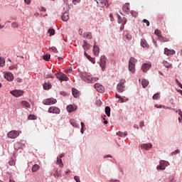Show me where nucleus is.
Here are the masks:
<instances>
[{
  "label": "nucleus",
  "instance_id": "nucleus-52",
  "mask_svg": "<svg viewBox=\"0 0 182 182\" xmlns=\"http://www.w3.org/2000/svg\"><path fill=\"white\" fill-rule=\"evenodd\" d=\"M11 27L12 28H18V24L16 23H12Z\"/></svg>",
  "mask_w": 182,
  "mask_h": 182
},
{
  "label": "nucleus",
  "instance_id": "nucleus-53",
  "mask_svg": "<svg viewBox=\"0 0 182 182\" xmlns=\"http://www.w3.org/2000/svg\"><path fill=\"white\" fill-rule=\"evenodd\" d=\"M119 103H124V99H123L122 97L119 98Z\"/></svg>",
  "mask_w": 182,
  "mask_h": 182
},
{
  "label": "nucleus",
  "instance_id": "nucleus-17",
  "mask_svg": "<svg viewBox=\"0 0 182 182\" xmlns=\"http://www.w3.org/2000/svg\"><path fill=\"white\" fill-rule=\"evenodd\" d=\"M100 53V50L99 49V47H97V46H96V43H95L94 46H93V53H94L95 56H99Z\"/></svg>",
  "mask_w": 182,
  "mask_h": 182
},
{
  "label": "nucleus",
  "instance_id": "nucleus-40",
  "mask_svg": "<svg viewBox=\"0 0 182 182\" xmlns=\"http://www.w3.org/2000/svg\"><path fill=\"white\" fill-rule=\"evenodd\" d=\"M159 41H161V42H168L169 40L168 38L162 36Z\"/></svg>",
  "mask_w": 182,
  "mask_h": 182
},
{
  "label": "nucleus",
  "instance_id": "nucleus-64",
  "mask_svg": "<svg viewBox=\"0 0 182 182\" xmlns=\"http://www.w3.org/2000/svg\"><path fill=\"white\" fill-rule=\"evenodd\" d=\"M81 133H82V134H83V133H84V132H85V129H84V128H81Z\"/></svg>",
  "mask_w": 182,
  "mask_h": 182
},
{
  "label": "nucleus",
  "instance_id": "nucleus-16",
  "mask_svg": "<svg viewBox=\"0 0 182 182\" xmlns=\"http://www.w3.org/2000/svg\"><path fill=\"white\" fill-rule=\"evenodd\" d=\"M4 77L6 80H9V82H12V80H14V75L11 73H7L4 75Z\"/></svg>",
  "mask_w": 182,
  "mask_h": 182
},
{
  "label": "nucleus",
  "instance_id": "nucleus-20",
  "mask_svg": "<svg viewBox=\"0 0 182 182\" xmlns=\"http://www.w3.org/2000/svg\"><path fill=\"white\" fill-rule=\"evenodd\" d=\"M132 38V35H130L129 33L124 32V33H123L124 41H131Z\"/></svg>",
  "mask_w": 182,
  "mask_h": 182
},
{
  "label": "nucleus",
  "instance_id": "nucleus-63",
  "mask_svg": "<svg viewBox=\"0 0 182 182\" xmlns=\"http://www.w3.org/2000/svg\"><path fill=\"white\" fill-rule=\"evenodd\" d=\"M65 156V154H61L60 155V159H62V157H64Z\"/></svg>",
  "mask_w": 182,
  "mask_h": 182
},
{
  "label": "nucleus",
  "instance_id": "nucleus-62",
  "mask_svg": "<svg viewBox=\"0 0 182 182\" xmlns=\"http://www.w3.org/2000/svg\"><path fill=\"white\" fill-rule=\"evenodd\" d=\"M4 28H5V26L0 24V31H1V29H4Z\"/></svg>",
  "mask_w": 182,
  "mask_h": 182
},
{
  "label": "nucleus",
  "instance_id": "nucleus-27",
  "mask_svg": "<svg viewBox=\"0 0 182 182\" xmlns=\"http://www.w3.org/2000/svg\"><path fill=\"white\" fill-rule=\"evenodd\" d=\"M154 33L156 36H158L159 40L163 36V35H161V31L159 29H156Z\"/></svg>",
  "mask_w": 182,
  "mask_h": 182
},
{
  "label": "nucleus",
  "instance_id": "nucleus-25",
  "mask_svg": "<svg viewBox=\"0 0 182 182\" xmlns=\"http://www.w3.org/2000/svg\"><path fill=\"white\" fill-rule=\"evenodd\" d=\"M141 46H142V48H149V44L147 43L146 39L141 40Z\"/></svg>",
  "mask_w": 182,
  "mask_h": 182
},
{
  "label": "nucleus",
  "instance_id": "nucleus-43",
  "mask_svg": "<svg viewBox=\"0 0 182 182\" xmlns=\"http://www.w3.org/2000/svg\"><path fill=\"white\" fill-rule=\"evenodd\" d=\"M159 97H160V94L156 93V94L154 95V96L152 97V99H153L154 100H157V99H159Z\"/></svg>",
  "mask_w": 182,
  "mask_h": 182
},
{
  "label": "nucleus",
  "instance_id": "nucleus-47",
  "mask_svg": "<svg viewBox=\"0 0 182 182\" xmlns=\"http://www.w3.org/2000/svg\"><path fill=\"white\" fill-rule=\"evenodd\" d=\"M144 23H146V26H150V22L147 19L143 20Z\"/></svg>",
  "mask_w": 182,
  "mask_h": 182
},
{
  "label": "nucleus",
  "instance_id": "nucleus-13",
  "mask_svg": "<svg viewBox=\"0 0 182 182\" xmlns=\"http://www.w3.org/2000/svg\"><path fill=\"white\" fill-rule=\"evenodd\" d=\"M77 107L75 105H68L66 107L67 112H68V113H72V112H75V110H77Z\"/></svg>",
  "mask_w": 182,
  "mask_h": 182
},
{
  "label": "nucleus",
  "instance_id": "nucleus-4",
  "mask_svg": "<svg viewBox=\"0 0 182 182\" xmlns=\"http://www.w3.org/2000/svg\"><path fill=\"white\" fill-rule=\"evenodd\" d=\"M168 164H170L168 161L161 160L160 161L159 165L157 166L156 168L157 170H166V167H167Z\"/></svg>",
  "mask_w": 182,
  "mask_h": 182
},
{
  "label": "nucleus",
  "instance_id": "nucleus-19",
  "mask_svg": "<svg viewBox=\"0 0 182 182\" xmlns=\"http://www.w3.org/2000/svg\"><path fill=\"white\" fill-rule=\"evenodd\" d=\"M82 48H83L84 50H89V49H90V48H92V46L90 44L87 43V42L86 41H83Z\"/></svg>",
  "mask_w": 182,
  "mask_h": 182
},
{
  "label": "nucleus",
  "instance_id": "nucleus-22",
  "mask_svg": "<svg viewBox=\"0 0 182 182\" xmlns=\"http://www.w3.org/2000/svg\"><path fill=\"white\" fill-rule=\"evenodd\" d=\"M72 92L74 97L77 98V97H79V96H80V92L77 89L73 88Z\"/></svg>",
  "mask_w": 182,
  "mask_h": 182
},
{
  "label": "nucleus",
  "instance_id": "nucleus-61",
  "mask_svg": "<svg viewBox=\"0 0 182 182\" xmlns=\"http://www.w3.org/2000/svg\"><path fill=\"white\" fill-rule=\"evenodd\" d=\"M103 119L105 120V121H104V124H107V120H106L105 118H103Z\"/></svg>",
  "mask_w": 182,
  "mask_h": 182
},
{
  "label": "nucleus",
  "instance_id": "nucleus-32",
  "mask_svg": "<svg viewBox=\"0 0 182 182\" xmlns=\"http://www.w3.org/2000/svg\"><path fill=\"white\" fill-rule=\"evenodd\" d=\"M0 66L4 68L5 66V58L4 57H0Z\"/></svg>",
  "mask_w": 182,
  "mask_h": 182
},
{
  "label": "nucleus",
  "instance_id": "nucleus-6",
  "mask_svg": "<svg viewBox=\"0 0 182 182\" xmlns=\"http://www.w3.org/2000/svg\"><path fill=\"white\" fill-rule=\"evenodd\" d=\"M100 66L102 72H105V70L106 69V57L105 55H102L100 58Z\"/></svg>",
  "mask_w": 182,
  "mask_h": 182
},
{
  "label": "nucleus",
  "instance_id": "nucleus-41",
  "mask_svg": "<svg viewBox=\"0 0 182 182\" xmlns=\"http://www.w3.org/2000/svg\"><path fill=\"white\" fill-rule=\"evenodd\" d=\"M43 59H44V60L48 61L49 59H50V55L46 54V55H43Z\"/></svg>",
  "mask_w": 182,
  "mask_h": 182
},
{
  "label": "nucleus",
  "instance_id": "nucleus-54",
  "mask_svg": "<svg viewBox=\"0 0 182 182\" xmlns=\"http://www.w3.org/2000/svg\"><path fill=\"white\" fill-rule=\"evenodd\" d=\"M31 0H24V2H25L26 4H27V5H30V4H31Z\"/></svg>",
  "mask_w": 182,
  "mask_h": 182
},
{
  "label": "nucleus",
  "instance_id": "nucleus-11",
  "mask_svg": "<svg viewBox=\"0 0 182 182\" xmlns=\"http://www.w3.org/2000/svg\"><path fill=\"white\" fill-rule=\"evenodd\" d=\"M94 87L99 93H103V92H105V87H103V85H100V83L95 84Z\"/></svg>",
  "mask_w": 182,
  "mask_h": 182
},
{
  "label": "nucleus",
  "instance_id": "nucleus-10",
  "mask_svg": "<svg viewBox=\"0 0 182 182\" xmlns=\"http://www.w3.org/2000/svg\"><path fill=\"white\" fill-rule=\"evenodd\" d=\"M11 95L13 96H15V97H21L22 95H23V91L21 90H15L13 91H11Z\"/></svg>",
  "mask_w": 182,
  "mask_h": 182
},
{
  "label": "nucleus",
  "instance_id": "nucleus-21",
  "mask_svg": "<svg viewBox=\"0 0 182 182\" xmlns=\"http://www.w3.org/2000/svg\"><path fill=\"white\" fill-rule=\"evenodd\" d=\"M141 147L144 149V150H149V149L153 147V145L151 144H143L141 145Z\"/></svg>",
  "mask_w": 182,
  "mask_h": 182
},
{
  "label": "nucleus",
  "instance_id": "nucleus-33",
  "mask_svg": "<svg viewBox=\"0 0 182 182\" xmlns=\"http://www.w3.org/2000/svg\"><path fill=\"white\" fill-rule=\"evenodd\" d=\"M117 136H119L120 137H126L127 132H117Z\"/></svg>",
  "mask_w": 182,
  "mask_h": 182
},
{
  "label": "nucleus",
  "instance_id": "nucleus-59",
  "mask_svg": "<svg viewBox=\"0 0 182 182\" xmlns=\"http://www.w3.org/2000/svg\"><path fill=\"white\" fill-rule=\"evenodd\" d=\"M81 129H85V123L81 122Z\"/></svg>",
  "mask_w": 182,
  "mask_h": 182
},
{
  "label": "nucleus",
  "instance_id": "nucleus-31",
  "mask_svg": "<svg viewBox=\"0 0 182 182\" xmlns=\"http://www.w3.org/2000/svg\"><path fill=\"white\" fill-rule=\"evenodd\" d=\"M57 164L60 166V167H63V162L62 161V159L60 158H57Z\"/></svg>",
  "mask_w": 182,
  "mask_h": 182
},
{
  "label": "nucleus",
  "instance_id": "nucleus-36",
  "mask_svg": "<svg viewBox=\"0 0 182 182\" xmlns=\"http://www.w3.org/2000/svg\"><path fill=\"white\" fill-rule=\"evenodd\" d=\"M48 33H50L49 36H53V35H55V29L49 28L48 31Z\"/></svg>",
  "mask_w": 182,
  "mask_h": 182
},
{
  "label": "nucleus",
  "instance_id": "nucleus-8",
  "mask_svg": "<svg viewBox=\"0 0 182 182\" xmlns=\"http://www.w3.org/2000/svg\"><path fill=\"white\" fill-rule=\"evenodd\" d=\"M55 76L59 80H63L65 82H68V80H69L68 76L63 73H55Z\"/></svg>",
  "mask_w": 182,
  "mask_h": 182
},
{
  "label": "nucleus",
  "instance_id": "nucleus-35",
  "mask_svg": "<svg viewBox=\"0 0 182 182\" xmlns=\"http://www.w3.org/2000/svg\"><path fill=\"white\" fill-rule=\"evenodd\" d=\"M105 113L108 117H110V107H105Z\"/></svg>",
  "mask_w": 182,
  "mask_h": 182
},
{
  "label": "nucleus",
  "instance_id": "nucleus-24",
  "mask_svg": "<svg viewBox=\"0 0 182 182\" xmlns=\"http://www.w3.org/2000/svg\"><path fill=\"white\" fill-rule=\"evenodd\" d=\"M84 55L85 57H87V59L90 60V62H92V63H96V60H95V58H93L90 55H89L87 54V53H86V51L84 52Z\"/></svg>",
  "mask_w": 182,
  "mask_h": 182
},
{
  "label": "nucleus",
  "instance_id": "nucleus-55",
  "mask_svg": "<svg viewBox=\"0 0 182 182\" xmlns=\"http://www.w3.org/2000/svg\"><path fill=\"white\" fill-rule=\"evenodd\" d=\"M16 82H18V83H21V82H22V79L18 77V78L16 79Z\"/></svg>",
  "mask_w": 182,
  "mask_h": 182
},
{
  "label": "nucleus",
  "instance_id": "nucleus-23",
  "mask_svg": "<svg viewBox=\"0 0 182 182\" xmlns=\"http://www.w3.org/2000/svg\"><path fill=\"white\" fill-rule=\"evenodd\" d=\"M62 21L64 22H68V21H69V13L65 12L63 14Z\"/></svg>",
  "mask_w": 182,
  "mask_h": 182
},
{
  "label": "nucleus",
  "instance_id": "nucleus-44",
  "mask_svg": "<svg viewBox=\"0 0 182 182\" xmlns=\"http://www.w3.org/2000/svg\"><path fill=\"white\" fill-rule=\"evenodd\" d=\"M70 124H72V126H73V127H77V124L75 121L70 120Z\"/></svg>",
  "mask_w": 182,
  "mask_h": 182
},
{
  "label": "nucleus",
  "instance_id": "nucleus-57",
  "mask_svg": "<svg viewBox=\"0 0 182 182\" xmlns=\"http://www.w3.org/2000/svg\"><path fill=\"white\" fill-rule=\"evenodd\" d=\"M144 126V122H141L139 127H143Z\"/></svg>",
  "mask_w": 182,
  "mask_h": 182
},
{
  "label": "nucleus",
  "instance_id": "nucleus-2",
  "mask_svg": "<svg viewBox=\"0 0 182 182\" xmlns=\"http://www.w3.org/2000/svg\"><path fill=\"white\" fill-rule=\"evenodd\" d=\"M136 63H137V60L134 57H131L129 61V70L132 73L136 72Z\"/></svg>",
  "mask_w": 182,
  "mask_h": 182
},
{
  "label": "nucleus",
  "instance_id": "nucleus-5",
  "mask_svg": "<svg viewBox=\"0 0 182 182\" xmlns=\"http://www.w3.org/2000/svg\"><path fill=\"white\" fill-rule=\"evenodd\" d=\"M56 102V99L55 98H48L43 100V105H45L46 106H50V105H55Z\"/></svg>",
  "mask_w": 182,
  "mask_h": 182
},
{
  "label": "nucleus",
  "instance_id": "nucleus-15",
  "mask_svg": "<svg viewBox=\"0 0 182 182\" xmlns=\"http://www.w3.org/2000/svg\"><path fill=\"white\" fill-rule=\"evenodd\" d=\"M164 54L166 55V56H170L171 55H176V50H170L167 48H164Z\"/></svg>",
  "mask_w": 182,
  "mask_h": 182
},
{
  "label": "nucleus",
  "instance_id": "nucleus-28",
  "mask_svg": "<svg viewBox=\"0 0 182 182\" xmlns=\"http://www.w3.org/2000/svg\"><path fill=\"white\" fill-rule=\"evenodd\" d=\"M141 85L144 88L147 87V86H149V81H147V80H146V79H142L141 80Z\"/></svg>",
  "mask_w": 182,
  "mask_h": 182
},
{
  "label": "nucleus",
  "instance_id": "nucleus-48",
  "mask_svg": "<svg viewBox=\"0 0 182 182\" xmlns=\"http://www.w3.org/2000/svg\"><path fill=\"white\" fill-rule=\"evenodd\" d=\"M74 180L76 182H80V178H79V176H74Z\"/></svg>",
  "mask_w": 182,
  "mask_h": 182
},
{
  "label": "nucleus",
  "instance_id": "nucleus-50",
  "mask_svg": "<svg viewBox=\"0 0 182 182\" xmlns=\"http://www.w3.org/2000/svg\"><path fill=\"white\" fill-rule=\"evenodd\" d=\"M80 3V0H73V4L76 5L77 4Z\"/></svg>",
  "mask_w": 182,
  "mask_h": 182
},
{
  "label": "nucleus",
  "instance_id": "nucleus-3",
  "mask_svg": "<svg viewBox=\"0 0 182 182\" xmlns=\"http://www.w3.org/2000/svg\"><path fill=\"white\" fill-rule=\"evenodd\" d=\"M126 80L122 79L120 80L119 82L118 83L117 86V90L119 93H123L124 90H126Z\"/></svg>",
  "mask_w": 182,
  "mask_h": 182
},
{
  "label": "nucleus",
  "instance_id": "nucleus-58",
  "mask_svg": "<svg viewBox=\"0 0 182 182\" xmlns=\"http://www.w3.org/2000/svg\"><path fill=\"white\" fill-rule=\"evenodd\" d=\"M124 29V24H122L120 27V31H123Z\"/></svg>",
  "mask_w": 182,
  "mask_h": 182
},
{
  "label": "nucleus",
  "instance_id": "nucleus-9",
  "mask_svg": "<svg viewBox=\"0 0 182 182\" xmlns=\"http://www.w3.org/2000/svg\"><path fill=\"white\" fill-rule=\"evenodd\" d=\"M100 8H105V6H109L107 0H95Z\"/></svg>",
  "mask_w": 182,
  "mask_h": 182
},
{
  "label": "nucleus",
  "instance_id": "nucleus-49",
  "mask_svg": "<svg viewBox=\"0 0 182 182\" xmlns=\"http://www.w3.org/2000/svg\"><path fill=\"white\" fill-rule=\"evenodd\" d=\"M180 153V150L176 149L175 151L172 152V156H174L176 154H178Z\"/></svg>",
  "mask_w": 182,
  "mask_h": 182
},
{
  "label": "nucleus",
  "instance_id": "nucleus-45",
  "mask_svg": "<svg viewBox=\"0 0 182 182\" xmlns=\"http://www.w3.org/2000/svg\"><path fill=\"white\" fill-rule=\"evenodd\" d=\"M163 19H164L163 16H159L158 18V23L163 24Z\"/></svg>",
  "mask_w": 182,
  "mask_h": 182
},
{
  "label": "nucleus",
  "instance_id": "nucleus-56",
  "mask_svg": "<svg viewBox=\"0 0 182 182\" xmlns=\"http://www.w3.org/2000/svg\"><path fill=\"white\" fill-rule=\"evenodd\" d=\"M9 164L10 166H14V164H15V161H9Z\"/></svg>",
  "mask_w": 182,
  "mask_h": 182
},
{
  "label": "nucleus",
  "instance_id": "nucleus-12",
  "mask_svg": "<svg viewBox=\"0 0 182 182\" xmlns=\"http://www.w3.org/2000/svg\"><path fill=\"white\" fill-rule=\"evenodd\" d=\"M49 113H55V114H59L60 113V109L56 107H50L48 109Z\"/></svg>",
  "mask_w": 182,
  "mask_h": 182
},
{
  "label": "nucleus",
  "instance_id": "nucleus-37",
  "mask_svg": "<svg viewBox=\"0 0 182 182\" xmlns=\"http://www.w3.org/2000/svg\"><path fill=\"white\" fill-rule=\"evenodd\" d=\"M21 105H22L23 106H25V107H28V108L31 107V104H29V102H26V101H23V102H21Z\"/></svg>",
  "mask_w": 182,
  "mask_h": 182
},
{
  "label": "nucleus",
  "instance_id": "nucleus-34",
  "mask_svg": "<svg viewBox=\"0 0 182 182\" xmlns=\"http://www.w3.org/2000/svg\"><path fill=\"white\" fill-rule=\"evenodd\" d=\"M44 77H46V79H53V75L52 74H50L49 73H44Z\"/></svg>",
  "mask_w": 182,
  "mask_h": 182
},
{
  "label": "nucleus",
  "instance_id": "nucleus-38",
  "mask_svg": "<svg viewBox=\"0 0 182 182\" xmlns=\"http://www.w3.org/2000/svg\"><path fill=\"white\" fill-rule=\"evenodd\" d=\"M163 65L164 66H165V68H171V64H170L167 61H163Z\"/></svg>",
  "mask_w": 182,
  "mask_h": 182
},
{
  "label": "nucleus",
  "instance_id": "nucleus-60",
  "mask_svg": "<svg viewBox=\"0 0 182 182\" xmlns=\"http://www.w3.org/2000/svg\"><path fill=\"white\" fill-rule=\"evenodd\" d=\"M115 97H117V99H120L121 97L118 94H116Z\"/></svg>",
  "mask_w": 182,
  "mask_h": 182
},
{
  "label": "nucleus",
  "instance_id": "nucleus-29",
  "mask_svg": "<svg viewBox=\"0 0 182 182\" xmlns=\"http://www.w3.org/2000/svg\"><path fill=\"white\" fill-rule=\"evenodd\" d=\"M39 168H41V166H39V165H38V164L33 165L32 167L33 173H36V171H38L39 170Z\"/></svg>",
  "mask_w": 182,
  "mask_h": 182
},
{
  "label": "nucleus",
  "instance_id": "nucleus-42",
  "mask_svg": "<svg viewBox=\"0 0 182 182\" xmlns=\"http://www.w3.org/2000/svg\"><path fill=\"white\" fill-rule=\"evenodd\" d=\"M130 14L132 16H133L134 18H137V15H138L137 12L132 10L131 11Z\"/></svg>",
  "mask_w": 182,
  "mask_h": 182
},
{
  "label": "nucleus",
  "instance_id": "nucleus-18",
  "mask_svg": "<svg viewBox=\"0 0 182 182\" xmlns=\"http://www.w3.org/2000/svg\"><path fill=\"white\" fill-rule=\"evenodd\" d=\"M151 68V64L145 63L142 65L141 69L143 72H147Z\"/></svg>",
  "mask_w": 182,
  "mask_h": 182
},
{
  "label": "nucleus",
  "instance_id": "nucleus-1",
  "mask_svg": "<svg viewBox=\"0 0 182 182\" xmlns=\"http://www.w3.org/2000/svg\"><path fill=\"white\" fill-rule=\"evenodd\" d=\"M80 77L87 83H95V82L99 80V78L93 77L90 73L85 72L80 74Z\"/></svg>",
  "mask_w": 182,
  "mask_h": 182
},
{
  "label": "nucleus",
  "instance_id": "nucleus-26",
  "mask_svg": "<svg viewBox=\"0 0 182 182\" xmlns=\"http://www.w3.org/2000/svg\"><path fill=\"white\" fill-rule=\"evenodd\" d=\"M83 38H85V39H92V33L90 32L84 33Z\"/></svg>",
  "mask_w": 182,
  "mask_h": 182
},
{
  "label": "nucleus",
  "instance_id": "nucleus-7",
  "mask_svg": "<svg viewBox=\"0 0 182 182\" xmlns=\"http://www.w3.org/2000/svg\"><path fill=\"white\" fill-rule=\"evenodd\" d=\"M18 136H19V132L16 130L10 131L7 134V137H9V139H16V137H18Z\"/></svg>",
  "mask_w": 182,
  "mask_h": 182
},
{
  "label": "nucleus",
  "instance_id": "nucleus-39",
  "mask_svg": "<svg viewBox=\"0 0 182 182\" xmlns=\"http://www.w3.org/2000/svg\"><path fill=\"white\" fill-rule=\"evenodd\" d=\"M37 117L34 114H30L28 116V120H36Z\"/></svg>",
  "mask_w": 182,
  "mask_h": 182
},
{
  "label": "nucleus",
  "instance_id": "nucleus-30",
  "mask_svg": "<svg viewBox=\"0 0 182 182\" xmlns=\"http://www.w3.org/2000/svg\"><path fill=\"white\" fill-rule=\"evenodd\" d=\"M50 87H52V85H50V83H44L43 84V89L45 90H48L49 89H50Z\"/></svg>",
  "mask_w": 182,
  "mask_h": 182
},
{
  "label": "nucleus",
  "instance_id": "nucleus-51",
  "mask_svg": "<svg viewBox=\"0 0 182 182\" xmlns=\"http://www.w3.org/2000/svg\"><path fill=\"white\" fill-rule=\"evenodd\" d=\"M122 23V25H124H124H126V23H127V20H126V18H124L122 20V23Z\"/></svg>",
  "mask_w": 182,
  "mask_h": 182
},
{
  "label": "nucleus",
  "instance_id": "nucleus-14",
  "mask_svg": "<svg viewBox=\"0 0 182 182\" xmlns=\"http://www.w3.org/2000/svg\"><path fill=\"white\" fill-rule=\"evenodd\" d=\"M122 11L126 14L127 15H129V12L130 11V4L126 3L123 6H122Z\"/></svg>",
  "mask_w": 182,
  "mask_h": 182
},
{
  "label": "nucleus",
  "instance_id": "nucleus-46",
  "mask_svg": "<svg viewBox=\"0 0 182 182\" xmlns=\"http://www.w3.org/2000/svg\"><path fill=\"white\" fill-rule=\"evenodd\" d=\"M118 23H123V19L122 18V16L120 15H118Z\"/></svg>",
  "mask_w": 182,
  "mask_h": 182
}]
</instances>
